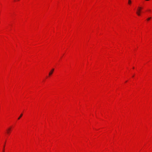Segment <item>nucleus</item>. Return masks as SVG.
<instances>
[{
  "label": "nucleus",
  "instance_id": "f257e3e1",
  "mask_svg": "<svg viewBox=\"0 0 152 152\" xmlns=\"http://www.w3.org/2000/svg\"><path fill=\"white\" fill-rule=\"evenodd\" d=\"M128 3L129 4H130L131 3V0H129Z\"/></svg>",
  "mask_w": 152,
  "mask_h": 152
},
{
  "label": "nucleus",
  "instance_id": "f03ea898",
  "mask_svg": "<svg viewBox=\"0 0 152 152\" xmlns=\"http://www.w3.org/2000/svg\"><path fill=\"white\" fill-rule=\"evenodd\" d=\"M143 8L142 7H139V10H140L142 9H143Z\"/></svg>",
  "mask_w": 152,
  "mask_h": 152
},
{
  "label": "nucleus",
  "instance_id": "7ed1b4c3",
  "mask_svg": "<svg viewBox=\"0 0 152 152\" xmlns=\"http://www.w3.org/2000/svg\"><path fill=\"white\" fill-rule=\"evenodd\" d=\"M19 1V0H15L14 1Z\"/></svg>",
  "mask_w": 152,
  "mask_h": 152
},
{
  "label": "nucleus",
  "instance_id": "20e7f679",
  "mask_svg": "<svg viewBox=\"0 0 152 152\" xmlns=\"http://www.w3.org/2000/svg\"><path fill=\"white\" fill-rule=\"evenodd\" d=\"M150 0H145L146 1H149Z\"/></svg>",
  "mask_w": 152,
  "mask_h": 152
}]
</instances>
